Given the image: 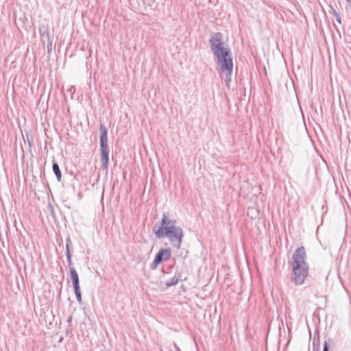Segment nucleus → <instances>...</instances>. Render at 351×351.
Here are the masks:
<instances>
[{"label":"nucleus","instance_id":"f257e3e1","mask_svg":"<svg viewBox=\"0 0 351 351\" xmlns=\"http://www.w3.org/2000/svg\"><path fill=\"white\" fill-rule=\"evenodd\" d=\"M154 232L158 239L167 237L171 245L179 249L183 237V231L182 228L176 225V221L169 219L163 213L161 221V226L158 230L154 229Z\"/></svg>","mask_w":351,"mask_h":351},{"label":"nucleus","instance_id":"39448f33","mask_svg":"<svg viewBox=\"0 0 351 351\" xmlns=\"http://www.w3.org/2000/svg\"><path fill=\"white\" fill-rule=\"evenodd\" d=\"M222 36L220 33H215L210 39V49L214 55H218L219 53L227 49L223 47L221 41Z\"/></svg>","mask_w":351,"mask_h":351},{"label":"nucleus","instance_id":"423d86ee","mask_svg":"<svg viewBox=\"0 0 351 351\" xmlns=\"http://www.w3.org/2000/svg\"><path fill=\"white\" fill-rule=\"evenodd\" d=\"M171 256V251L168 249H162L156 254L154 261L152 265V269L157 268L159 263L163 261H167Z\"/></svg>","mask_w":351,"mask_h":351},{"label":"nucleus","instance_id":"ddd939ff","mask_svg":"<svg viewBox=\"0 0 351 351\" xmlns=\"http://www.w3.org/2000/svg\"><path fill=\"white\" fill-rule=\"evenodd\" d=\"M328 349H329V347H328V346L327 344V342L325 341L323 351H328Z\"/></svg>","mask_w":351,"mask_h":351},{"label":"nucleus","instance_id":"f03ea898","mask_svg":"<svg viewBox=\"0 0 351 351\" xmlns=\"http://www.w3.org/2000/svg\"><path fill=\"white\" fill-rule=\"evenodd\" d=\"M304 247H298L294 252L291 262L292 268L291 280L296 285L304 284L308 275V265Z\"/></svg>","mask_w":351,"mask_h":351},{"label":"nucleus","instance_id":"20e7f679","mask_svg":"<svg viewBox=\"0 0 351 351\" xmlns=\"http://www.w3.org/2000/svg\"><path fill=\"white\" fill-rule=\"evenodd\" d=\"M100 132V151H101V162L104 169H107L108 167V154L109 148L108 146V130L106 126L103 124H100L99 126Z\"/></svg>","mask_w":351,"mask_h":351},{"label":"nucleus","instance_id":"2eb2a0df","mask_svg":"<svg viewBox=\"0 0 351 351\" xmlns=\"http://www.w3.org/2000/svg\"><path fill=\"white\" fill-rule=\"evenodd\" d=\"M71 319H72L71 317H69V318L68 319V322H70L71 321Z\"/></svg>","mask_w":351,"mask_h":351},{"label":"nucleus","instance_id":"9d476101","mask_svg":"<svg viewBox=\"0 0 351 351\" xmlns=\"http://www.w3.org/2000/svg\"><path fill=\"white\" fill-rule=\"evenodd\" d=\"M73 289H74L75 294L76 295L77 300L80 304H81L82 303V294H81V291H80V287H74Z\"/></svg>","mask_w":351,"mask_h":351},{"label":"nucleus","instance_id":"7ed1b4c3","mask_svg":"<svg viewBox=\"0 0 351 351\" xmlns=\"http://www.w3.org/2000/svg\"><path fill=\"white\" fill-rule=\"evenodd\" d=\"M215 56L217 58L218 64L222 72L221 77L224 79L226 86H229L233 68L232 60L229 49H227Z\"/></svg>","mask_w":351,"mask_h":351},{"label":"nucleus","instance_id":"6e6552de","mask_svg":"<svg viewBox=\"0 0 351 351\" xmlns=\"http://www.w3.org/2000/svg\"><path fill=\"white\" fill-rule=\"evenodd\" d=\"M66 258H67V261H68V265H69V267L70 268V267H72V261H71V254L70 250H69V247H70V245L71 243V241L69 237H68L66 239Z\"/></svg>","mask_w":351,"mask_h":351},{"label":"nucleus","instance_id":"f8f14e48","mask_svg":"<svg viewBox=\"0 0 351 351\" xmlns=\"http://www.w3.org/2000/svg\"><path fill=\"white\" fill-rule=\"evenodd\" d=\"M335 19H336V21H337L339 23H341V21L340 16H339L337 12H335Z\"/></svg>","mask_w":351,"mask_h":351},{"label":"nucleus","instance_id":"1a4fd4ad","mask_svg":"<svg viewBox=\"0 0 351 351\" xmlns=\"http://www.w3.org/2000/svg\"><path fill=\"white\" fill-rule=\"evenodd\" d=\"M52 168H53V173H55V175L56 176L57 180L58 181H60L62 175H61V171H60L58 164L57 162H53Z\"/></svg>","mask_w":351,"mask_h":351},{"label":"nucleus","instance_id":"9b49d317","mask_svg":"<svg viewBox=\"0 0 351 351\" xmlns=\"http://www.w3.org/2000/svg\"><path fill=\"white\" fill-rule=\"evenodd\" d=\"M178 278H173L170 280H168L167 282H166L165 285L167 287H171V286L176 285L178 283Z\"/></svg>","mask_w":351,"mask_h":351},{"label":"nucleus","instance_id":"dca6fc26","mask_svg":"<svg viewBox=\"0 0 351 351\" xmlns=\"http://www.w3.org/2000/svg\"><path fill=\"white\" fill-rule=\"evenodd\" d=\"M346 1L349 3H351V0H346Z\"/></svg>","mask_w":351,"mask_h":351},{"label":"nucleus","instance_id":"4468645a","mask_svg":"<svg viewBox=\"0 0 351 351\" xmlns=\"http://www.w3.org/2000/svg\"><path fill=\"white\" fill-rule=\"evenodd\" d=\"M68 90L69 91V93L71 94H72L73 93L75 92V88L73 86H71Z\"/></svg>","mask_w":351,"mask_h":351},{"label":"nucleus","instance_id":"0eeeda50","mask_svg":"<svg viewBox=\"0 0 351 351\" xmlns=\"http://www.w3.org/2000/svg\"><path fill=\"white\" fill-rule=\"evenodd\" d=\"M71 278L72 280L73 286L74 287H80L79 276L77 271L74 267H70Z\"/></svg>","mask_w":351,"mask_h":351}]
</instances>
